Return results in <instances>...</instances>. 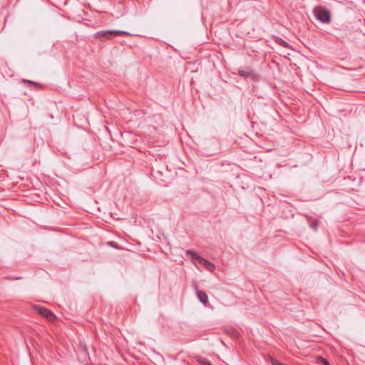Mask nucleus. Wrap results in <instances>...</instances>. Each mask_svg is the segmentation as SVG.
Returning a JSON list of instances; mask_svg holds the SVG:
<instances>
[{
    "label": "nucleus",
    "instance_id": "nucleus-1",
    "mask_svg": "<svg viewBox=\"0 0 365 365\" xmlns=\"http://www.w3.org/2000/svg\"><path fill=\"white\" fill-rule=\"evenodd\" d=\"M186 254L190 255L193 261V263L197 267H202L209 271H213L215 269V265L209 262L208 260L199 256L193 250H189L186 251Z\"/></svg>",
    "mask_w": 365,
    "mask_h": 365
},
{
    "label": "nucleus",
    "instance_id": "nucleus-2",
    "mask_svg": "<svg viewBox=\"0 0 365 365\" xmlns=\"http://www.w3.org/2000/svg\"><path fill=\"white\" fill-rule=\"evenodd\" d=\"M314 14L317 20L324 24H329L331 21L330 11L324 7H317L314 10Z\"/></svg>",
    "mask_w": 365,
    "mask_h": 365
},
{
    "label": "nucleus",
    "instance_id": "nucleus-3",
    "mask_svg": "<svg viewBox=\"0 0 365 365\" xmlns=\"http://www.w3.org/2000/svg\"><path fill=\"white\" fill-rule=\"evenodd\" d=\"M34 308L38 314L45 317L48 321L53 322L55 320V314L49 309L38 305H35Z\"/></svg>",
    "mask_w": 365,
    "mask_h": 365
},
{
    "label": "nucleus",
    "instance_id": "nucleus-4",
    "mask_svg": "<svg viewBox=\"0 0 365 365\" xmlns=\"http://www.w3.org/2000/svg\"><path fill=\"white\" fill-rule=\"evenodd\" d=\"M196 294L198 299L204 304L206 305L208 303V297L206 292L204 291L196 289Z\"/></svg>",
    "mask_w": 365,
    "mask_h": 365
},
{
    "label": "nucleus",
    "instance_id": "nucleus-5",
    "mask_svg": "<svg viewBox=\"0 0 365 365\" xmlns=\"http://www.w3.org/2000/svg\"><path fill=\"white\" fill-rule=\"evenodd\" d=\"M238 74L245 78H252L254 76V72L250 68H246L245 69H239L238 70Z\"/></svg>",
    "mask_w": 365,
    "mask_h": 365
},
{
    "label": "nucleus",
    "instance_id": "nucleus-6",
    "mask_svg": "<svg viewBox=\"0 0 365 365\" xmlns=\"http://www.w3.org/2000/svg\"><path fill=\"white\" fill-rule=\"evenodd\" d=\"M110 35L111 34H110V30H108V31H98V32H97L96 34V37H97L98 38H103L109 39Z\"/></svg>",
    "mask_w": 365,
    "mask_h": 365
},
{
    "label": "nucleus",
    "instance_id": "nucleus-7",
    "mask_svg": "<svg viewBox=\"0 0 365 365\" xmlns=\"http://www.w3.org/2000/svg\"><path fill=\"white\" fill-rule=\"evenodd\" d=\"M275 42L282 47L287 48H290L289 44L286 41H284V39H282L281 38L277 37L275 39Z\"/></svg>",
    "mask_w": 365,
    "mask_h": 365
},
{
    "label": "nucleus",
    "instance_id": "nucleus-8",
    "mask_svg": "<svg viewBox=\"0 0 365 365\" xmlns=\"http://www.w3.org/2000/svg\"><path fill=\"white\" fill-rule=\"evenodd\" d=\"M110 34H115V35H122V36H130V34L125 31H120V30H110Z\"/></svg>",
    "mask_w": 365,
    "mask_h": 365
},
{
    "label": "nucleus",
    "instance_id": "nucleus-9",
    "mask_svg": "<svg viewBox=\"0 0 365 365\" xmlns=\"http://www.w3.org/2000/svg\"><path fill=\"white\" fill-rule=\"evenodd\" d=\"M197 361L202 365H212L208 359L204 357L199 356L197 358Z\"/></svg>",
    "mask_w": 365,
    "mask_h": 365
},
{
    "label": "nucleus",
    "instance_id": "nucleus-10",
    "mask_svg": "<svg viewBox=\"0 0 365 365\" xmlns=\"http://www.w3.org/2000/svg\"><path fill=\"white\" fill-rule=\"evenodd\" d=\"M317 361L323 363L324 365H330L329 361L322 356H318Z\"/></svg>",
    "mask_w": 365,
    "mask_h": 365
},
{
    "label": "nucleus",
    "instance_id": "nucleus-11",
    "mask_svg": "<svg viewBox=\"0 0 365 365\" xmlns=\"http://www.w3.org/2000/svg\"><path fill=\"white\" fill-rule=\"evenodd\" d=\"M108 245L112 247H114V248H116V249H120V247H118V245L117 242H114V241H110L109 242H108Z\"/></svg>",
    "mask_w": 365,
    "mask_h": 365
},
{
    "label": "nucleus",
    "instance_id": "nucleus-12",
    "mask_svg": "<svg viewBox=\"0 0 365 365\" xmlns=\"http://www.w3.org/2000/svg\"><path fill=\"white\" fill-rule=\"evenodd\" d=\"M311 227L314 230H317V228H318V223L317 222H312L310 225Z\"/></svg>",
    "mask_w": 365,
    "mask_h": 365
},
{
    "label": "nucleus",
    "instance_id": "nucleus-13",
    "mask_svg": "<svg viewBox=\"0 0 365 365\" xmlns=\"http://www.w3.org/2000/svg\"><path fill=\"white\" fill-rule=\"evenodd\" d=\"M23 82H24V83H27V84H29V85H34V86L37 85V83H35V82H34V81H29V80H25V79H24V80H23Z\"/></svg>",
    "mask_w": 365,
    "mask_h": 365
},
{
    "label": "nucleus",
    "instance_id": "nucleus-14",
    "mask_svg": "<svg viewBox=\"0 0 365 365\" xmlns=\"http://www.w3.org/2000/svg\"><path fill=\"white\" fill-rule=\"evenodd\" d=\"M21 277H14V278H11V279H14V280H16V279H20Z\"/></svg>",
    "mask_w": 365,
    "mask_h": 365
}]
</instances>
